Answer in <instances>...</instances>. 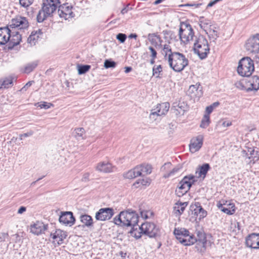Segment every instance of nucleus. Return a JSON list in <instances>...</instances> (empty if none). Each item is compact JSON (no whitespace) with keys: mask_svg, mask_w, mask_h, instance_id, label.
<instances>
[{"mask_svg":"<svg viewBox=\"0 0 259 259\" xmlns=\"http://www.w3.org/2000/svg\"><path fill=\"white\" fill-rule=\"evenodd\" d=\"M72 9V7L68 3L59 6L58 12L59 16L64 18L65 20L73 17V13Z\"/></svg>","mask_w":259,"mask_h":259,"instance_id":"obj_14","label":"nucleus"},{"mask_svg":"<svg viewBox=\"0 0 259 259\" xmlns=\"http://www.w3.org/2000/svg\"><path fill=\"white\" fill-rule=\"evenodd\" d=\"M140 213L141 217L145 219L149 218V214H152V213L150 211H141Z\"/></svg>","mask_w":259,"mask_h":259,"instance_id":"obj_51","label":"nucleus"},{"mask_svg":"<svg viewBox=\"0 0 259 259\" xmlns=\"http://www.w3.org/2000/svg\"><path fill=\"white\" fill-rule=\"evenodd\" d=\"M75 219L71 211L62 212L59 218V222L65 225L72 226L75 223Z\"/></svg>","mask_w":259,"mask_h":259,"instance_id":"obj_19","label":"nucleus"},{"mask_svg":"<svg viewBox=\"0 0 259 259\" xmlns=\"http://www.w3.org/2000/svg\"><path fill=\"white\" fill-rule=\"evenodd\" d=\"M114 214V210L112 208H101L96 213L95 218L98 221H105L110 220Z\"/></svg>","mask_w":259,"mask_h":259,"instance_id":"obj_12","label":"nucleus"},{"mask_svg":"<svg viewBox=\"0 0 259 259\" xmlns=\"http://www.w3.org/2000/svg\"><path fill=\"white\" fill-rule=\"evenodd\" d=\"M59 0H44L42 9L51 16L59 8Z\"/></svg>","mask_w":259,"mask_h":259,"instance_id":"obj_11","label":"nucleus"},{"mask_svg":"<svg viewBox=\"0 0 259 259\" xmlns=\"http://www.w3.org/2000/svg\"><path fill=\"white\" fill-rule=\"evenodd\" d=\"M140 229L143 234L150 238L156 237L159 235V230L153 223L148 222L143 223Z\"/></svg>","mask_w":259,"mask_h":259,"instance_id":"obj_8","label":"nucleus"},{"mask_svg":"<svg viewBox=\"0 0 259 259\" xmlns=\"http://www.w3.org/2000/svg\"><path fill=\"white\" fill-rule=\"evenodd\" d=\"M257 151H255L253 148H248L247 154L249 155V158H252L253 163L257 161L259 159V155Z\"/></svg>","mask_w":259,"mask_h":259,"instance_id":"obj_34","label":"nucleus"},{"mask_svg":"<svg viewBox=\"0 0 259 259\" xmlns=\"http://www.w3.org/2000/svg\"><path fill=\"white\" fill-rule=\"evenodd\" d=\"M34 82L33 81H28L21 89V91L25 90L26 91L29 87H30L32 84Z\"/></svg>","mask_w":259,"mask_h":259,"instance_id":"obj_56","label":"nucleus"},{"mask_svg":"<svg viewBox=\"0 0 259 259\" xmlns=\"http://www.w3.org/2000/svg\"><path fill=\"white\" fill-rule=\"evenodd\" d=\"M246 49L251 53H259V34L248 38L245 44Z\"/></svg>","mask_w":259,"mask_h":259,"instance_id":"obj_9","label":"nucleus"},{"mask_svg":"<svg viewBox=\"0 0 259 259\" xmlns=\"http://www.w3.org/2000/svg\"><path fill=\"white\" fill-rule=\"evenodd\" d=\"M188 203L187 202H182L181 201H178L175 204L174 206V209L176 211V213L180 215L182 214L186 207L188 205Z\"/></svg>","mask_w":259,"mask_h":259,"instance_id":"obj_27","label":"nucleus"},{"mask_svg":"<svg viewBox=\"0 0 259 259\" xmlns=\"http://www.w3.org/2000/svg\"><path fill=\"white\" fill-rule=\"evenodd\" d=\"M80 221L87 227H92L93 220L92 218L88 214H83L80 217Z\"/></svg>","mask_w":259,"mask_h":259,"instance_id":"obj_30","label":"nucleus"},{"mask_svg":"<svg viewBox=\"0 0 259 259\" xmlns=\"http://www.w3.org/2000/svg\"><path fill=\"white\" fill-rule=\"evenodd\" d=\"M218 207L227 214H233L235 212V207L233 203L224 200L220 201L217 204Z\"/></svg>","mask_w":259,"mask_h":259,"instance_id":"obj_18","label":"nucleus"},{"mask_svg":"<svg viewBox=\"0 0 259 259\" xmlns=\"http://www.w3.org/2000/svg\"><path fill=\"white\" fill-rule=\"evenodd\" d=\"M11 37L9 40V48H13L20 44L21 40V35L16 29H12L10 30Z\"/></svg>","mask_w":259,"mask_h":259,"instance_id":"obj_23","label":"nucleus"},{"mask_svg":"<svg viewBox=\"0 0 259 259\" xmlns=\"http://www.w3.org/2000/svg\"><path fill=\"white\" fill-rule=\"evenodd\" d=\"M210 123V117L208 114H204L202 119L200 127L202 128L207 127Z\"/></svg>","mask_w":259,"mask_h":259,"instance_id":"obj_42","label":"nucleus"},{"mask_svg":"<svg viewBox=\"0 0 259 259\" xmlns=\"http://www.w3.org/2000/svg\"><path fill=\"white\" fill-rule=\"evenodd\" d=\"M208 34L210 39L214 41L218 37L217 31L213 28H210L208 31L205 32Z\"/></svg>","mask_w":259,"mask_h":259,"instance_id":"obj_38","label":"nucleus"},{"mask_svg":"<svg viewBox=\"0 0 259 259\" xmlns=\"http://www.w3.org/2000/svg\"><path fill=\"white\" fill-rule=\"evenodd\" d=\"M171 164L170 162L165 163L161 168L162 171H164L166 169H169L171 167Z\"/></svg>","mask_w":259,"mask_h":259,"instance_id":"obj_55","label":"nucleus"},{"mask_svg":"<svg viewBox=\"0 0 259 259\" xmlns=\"http://www.w3.org/2000/svg\"><path fill=\"white\" fill-rule=\"evenodd\" d=\"M33 0H19L21 6L26 8L33 3Z\"/></svg>","mask_w":259,"mask_h":259,"instance_id":"obj_47","label":"nucleus"},{"mask_svg":"<svg viewBox=\"0 0 259 259\" xmlns=\"http://www.w3.org/2000/svg\"><path fill=\"white\" fill-rule=\"evenodd\" d=\"M90 175V174L89 172H85L83 174L81 178V181L84 182H88L89 181Z\"/></svg>","mask_w":259,"mask_h":259,"instance_id":"obj_53","label":"nucleus"},{"mask_svg":"<svg viewBox=\"0 0 259 259\" xmlns=\"http://www.w3.org/2000/svg\"><path fill=\"white\" fill-rule=\"evenodd\" d=\"M13 84V78L11 77L5 78L1 83L0 88H8Z\"/></svg>","mask_w":259,"mask_h":259,"instance_id":"obj_40","label":"nucleus"},{"mask_svg":"<svg viewBox=\"0 0 259 259\" xmlns=\"http://www.w3.org/2000/svg\"><path fill=\"white\" fill-rule=\"evenodd\" d=\"M137 169V167H135L134 168L128 170L127 172L124 174V177L126 179H131L139 176V171Z\"/></svg>","mask_w":259,"mask_h":259,"instance_id":"obj_31","label":"nucleus"},{"mask_svg":"<svg viewBox=\"0 0 259 259\" xmlns=\"http://www.w3.org/2000/svg\"><path fill=\"white\" fill-rule=\"evenodd\" d=\"M194 51L201 59L205 58L209 52L207 40L203 35H199L194 44Z\"/></svg>","mask_w":259,"mask_h":259,"instance_id":"obj_4","label":"nucleus"},{"mask_svg":"<svg viewBox=\"0 0 259 259\" xmlns=\"http://www.w3.org/2000/svg\"><path fill=\"white\" fill-rule=\"evenodd\" d=\"M168 61L170 67L176 72H180L188 65V60L183 54L173 52L168 55Z\"/></svg>","mask_w":259,"mask_h":259,"instance_id":"obj_3","label":"nucleus"},{"mask_svg":"<svg viewBox=\"0 0 259 259\" xmlns=\"http://www.w3.org/2000/svg\"><path fill=\"white\" fill-rule=\"evenodd\" d=\"M251 89L249 88L250 90L257 91L259 90V76H253L249 80Z\"/></svg>","mask_w":259,"mask_h":259,"instance_id":"obj_33","label":"nucleus"},{"mask_svg":"<svg viewBox=\"0 0 259 259\" xmlns=\"http://www.w3.org/2000/svg\"><path fill=\"white\" fill-rule=\"evenodd\" d=\"M91 68L89 65H81L78 66V72L79 74H83L88 72Z\"/></svg>","mask_w":259,"mask_h":259,"instance_id":"obj_43","label":"nucleus"},{"mask_svg":"<svg viewBox=\"0 0 259 259\" xmlns=\"http://www.w3.org/2000/svg\"><path fill=\"white\" fill-rule=\"evenodd\" d=\"M137 170L139 171V176H146L149 175L152 172V167L149 164H143L137 166Z\"/></svg>","mask_w":259,"mask_h":259,"instance_id":"obj_26","label":"nucleus"},{"mask_svg":"<svg viewBox=\"0 0 259 259\" xmlns=\"http://www.w3.org/2000/svg\"><path fill=\"white\" fill-rule=\"evenodd\" d=\"M75 138L77 140L83 139V135L85 133V130L82 127L77 128L74 130Z\"/></svg>","mask_w":259,"mask_h":259,"instance_id":"obj_37","label":"nucleus"},{"mask_svg":"<svg viewBox=\"0 0 259 259\" xmlns=\"http://www.w3.org/2000/svg\"><path fill=\"white\" fill-rule=\"evenodd\" d=\"M179 35L181 41L185 44L192 40L194 36V32L191 26L184 23L182 24Z\"/></svg>","mask_w":259,"mask_h":259,"instance_id":"obj_6","label":"nucleus"},{"mask_svg":"<svg viewBox=\"0 0 259 259\" xmlns=\"http://www.w3.org/2000/svg\"><path fill=\"white\" fill-rule=\"evenodd\" d=\"M33 134V132L32 131H30L26 133H24L23 134L20 135V140H22L23 137H27L32 136Z\"/></svg>","mask_w":259,"mask_h":259,"instance_id":"obj_52","label":"nucleus"},{"mask_svg":"<svg viewBox=\"0 0 259 259\" xmlns=\"http://www.w3.org/2000/svg\"><path fill=\"white\" fill-rule=\"evenodd\" d=\"M148 38L149 40L151 42L152 44L154 43H157V40L159 41H161V37L160 35H157L155 33L149 34L148 35Z\"/></svg>","mask_w":259,"mask_h":259,"instance_id":"obj_44","label":"nucleus"},{"mask_svg":"<svg viewBox=\"0 0 259 259\" xmlns=\"http://www.w3.org/2000/svg\"><path fill=\"white\" fill-rule=\"evenodd\" d=\"M172 53L171 51L170 47L168 45H165L162 50V54H165V57L169 54Z\"/></svg>","mask_w":259,"mask_h":259,"instance_id":"obj_48","label":"nucleus"},{"mask_svg":"<svg viewBox=\"0 0 259 259\" xmlns=\"http://www.w3.org/2000/svg\"><path fill=\"white\" fill-rule=\"evenodd\" d=\"M196 181L195 177L193 175L186 176L180 182L178 187L180 190H183V193H186Z\"/></svg>","mask_w":259,"mask_h":259,"instance_id":"obj_10","label":"nucleus"},{"mask_svg":"<svg viewBox=\"0 0 259 259\" xmlns=\"http://www.w3.org/2000/svg\"><path fill=\"white\" fill-rule=\"evenodd\" d=\"M149 50L150 51V52L151 53V56L152 57V58H153V59H155V58L156 57V56H157V52H156V51L152 47H149Z\"/></svg>","mask_w":259,"mask_h":259,"instance_id":"obj_54","label":"nucleus"},{"mask_svg":"<svg viewBox=\"0 0 259 259\" xmlns=\"http://www.w3.org/2000/svg\"><path fill=\"white\" fill-rule=\"evenodd\" d=\"M137 37H138V35L136 33H131V34H130L128 35V38H129L136 39Z\"/></svg>","mask_w":259,"mask_h":259,"instance_id":"obj_64","label":"nucleus"},{"mask_svg":"<svg viewBox=\"0 0 259 259\" xmlns=\"http://www.w3.org/2000/svg\"><path fill=\"white\" fill-rule=\"evenodd\" d=\"M210 168V167L208 163H204L202 165L199 166L196 171V174L198 175L197 177H202L203 179H204Z\"/></svg>","mask_w":259,"mask_h":259,"instance_id":"obj_25","label":"nucleus"},{"mask_svg":"<svg viewBox=\"0 0 259 259\" xmlns=\"http://www.w3.org/2000/svg\"><path fill=\"white\" fill-rule=\"evenodd\" d=\"M203 137L198 135L191 139L189 144V149L191 153L198 151L203 145Z\"/></svg>","mask_w":259,"mask_h":259,"instance_id":"obj_17","label":"nucleus"},{"mask_svg":"<svg viewBox=\"0 0 259 259\" xmlns=\"http://www.w3.org/2000/svg\"><path fill=\"white\" fill-rule=\"evenodd\" d=\"M195 206L196 208L194 209V214L197 215L199 220H201L206 216L207 211L200 205H195Z\"/></svg>","mask_w":259,"mask_h":259,"instance_id":"obj_29","label":"nucleus"},{"mask_svg":"<svg viewBox=\"0 0 259 259\" xmlns=\"http://www.w3.org/2000/svg\"><path fill=\"white\" fill-rule=\"evenodd\" d=\"M150 184V180L149 179L138 180L134 184L135 188H142V187L148 186Z\"/></svg>","mask_w":259,"mask_h":259,"instance_id":"obj_32","label":"nucleus"},{"mask_svg":"<svg viewBox=\"0 0 259 259\" xmlns=\"http://www.w3.org/2000/svg\"><path fill=\"white\" fill-rule=\"evenodd\" d=\"M37 61H34L26 65L24 67V72L26 73H29L31 72L37 66Z\"/></svg>","mask_w":259,"mask_h":259,"instance_id":"obj_35","label":"nucleus"},{"mask_svg":"<svg viewBox=\"0 0 259 259\" xmlns=\"http://www.w3.org/2000/svg\"><path fill=\"white\" fill-rule=\"evenodd\" d=\"M246 245L254 249H259V233H252L246 238Z\"/></svg>","mask_w":259,"mask_h":259,"instance_id":"obj_21","label":"nucleus"},{"mask_svg":"<svg viewBox=\"0 0 259 259\" xmlns=\"http://www.w3.org/2000/svg\"><path fill=\"white\" fill-rule=\"evenodd\" d=\"M116 63L111 60H106L104 62V66L106 68H114Z\"/></svg>","mask_w":259,"mask_h":259,"instance_id":"obj_45","label":"nucleus"},{"mask_svg":"<svg viewBox=\"0 0 259 259\" xmlns=\"http://www.w3.org/2000/svg\"><path fill=\"white\" fill-rule=\"evenodd\" d=\"M176 110L177 111V112H176V114L179 113L180 114L183 115L185 111L184 109H182L181 106H180L179 105H178L177 108L176 109Z\"/></svg>","mask_w":259,"mask_h":259,"instance_id":"obj_57","label":"nucleus"},{"mask_svg":"<svg viewBox=\"0 0 259 259\" xmlns=\"http://www.w3.org/2000/svg\"><path fill=\"white\" fill-rule=\"evenodd\" d=\"M50 227L40 221H36L30 226V232L35 235H38L41 233L48 232Z\"/></svg>","mask_w":259,"mask_h":259,"instance_id":"obj_15","label":"nucleus"},{"mask_svg":"<svg viewBox=\"0 0 259 259\" xmlns=\"http://www.w3.org/2000/svg\"><path fill=\"white\" fill-rule=\"evenodd\" d=\"M139 217L135 211L128 209L122 211L114 219V223L117 225L135 226L137 225Z\"/></svg>","mask_w":259,"mask_h":259,"instance_id":"obj_2","label":"nucleus"},{"mask_svg":"<svg viewBox=\"0 0 259 259\" xmlns=\"http://www.w3.org/2000/svg\"><path fill=\"white\" fill-rule=\"evenodd\" d=\"M209 25L211 28V25L209 20L204 19V17H201L199 20V26L205 32L207 31L206 28L207 26Z\"/></svg>","mask_w":259,"mask_h":259,"instance_id":"obj_36","label":"nucleus"},{"mask_svg":"<svg viewBox=\"0 0 259 259\" xmlns=\"http://www.w3.org/2000/svg\"><path fill=\"white\" fill-rule=\"evenodd\" d=\"M231 226H234V227L236 228H237V230H239L240 226H239V223L238 222H234V223H231Z\"/></svg>","mask_w":259,"mask_h":259,"instance_id":"obj_63","label":"nucleus"},{"mask_svg":"<svg viewBox=\"0 0 259 259\" xmlns=\"http://www.w3.org/2000/svg\"><path fill=\"white\" fill-rule=\"evenodd\" d=\"M26 210V208L24 206H21L18 210V213L19 214H22V213H23L24 212H25Z\"/></svg>","mask_w":259,"mask_h":259,"instance_id":"obj_61","label":"nucleus"},{"mask_svg":"<svg viewBox=\"0 0 259 259\" xmlns=\"http://www.w3.org/2000/svg\"><path fill=\"white\" fill-rule=\"evenodd\" d=\"M50 16L49 15L47 14V13L44 11V10L42 9L41 10H40L37 15V21L38 22H43L46 18Z\"/></svg>","mask_w":259,"mask_h":259,"instance_id":"obj_41","label":"nucleus"},{"mask_svg":"<svg viewBox=\"0 0 259 259\" xmlns=\"http://www.w3.org/2000/svg\"><path fill=\"white\" fill-rule=\"evenodd\" d=\"M41 34H42V32L40 29L35 31H33L27 38L28 43L31 46L35 45L39 38V35Z\"/></svg>","mask_w":259,"mask_h":259,"instance_id":"obj_28","label":"nucleus"},{"mask_svg":"<svg viewBox=\"0 0 259 259\" xmlns=\"http://www.w3.org/2000/svg\"><path fill=\"white\" fill-rule=\"evenodd\" d=\"M50 239H52V242L55 244L60 245L63 243V241L67 237L66 233L61 230L56 229L55 231L50 232Z\"/></svg>","mask_w":259,"mask_h":259,"instance_id":"obj_13","label":"nucleus"},{"mask_svg":"<svg viewBox=\"0 0 259 259\" xmlns=\"http://www.w3.org/2000/svg\"><path fill=\"white\" fill-rule=\"evenodd\" d=\"M126 37V34L124 33H120L116 35V39L121 43H123L125 41Z\"/></svg>","mask_w":259,"mask_h":259,"instance_id":"obj_49","label":"nucleus"},{"mask_svg":"<svg viewBox=\"0 0 259 259\" xmlns=\"http://www.w3.org/2000/svg\"><path fill=\"white\" fill-rule=\"evenodd\" d=\"M254 70L253 61L249 57H244L239 62L237 72L242 76L248 77Z\"/></svg>","mask_w":259,"mask_h":259,"instance_id":"obj_5","label":"nucleus"},{"mask_svg":"<svg viewBox=\"0 0 259 259\" xmlns=\"http://www.w3.org/2000/svg\"><path fill=\"white\" fill-rule=\"evenodd\" d=\"M213 109L212 108L211 106H207L205 109V114H208L209 115V114L212 112Z\"/></svg>","mask_w":259,"mask_h":259,"instance_id":"obj_59","label":"nucleus"},{"mask_svg":"<svg viewBox=\"0 0 259 259\" xmlns=\"http://www.w3.org/2000/svg\"><path fill=\"white\" fill-rule=\"evenodd\" d=\"M182 192H183V190H180V189H179V187H178L176 190V194L179 197H181L185 194V193H183Z\"/></svg>","mask_w":259,"mask_h":259,"instance_id":"obj_60","label":"nucleus"},{"mask_svg":"<svg viewBox=\"0 0 259 259\" xmlns=\"http://www.w3.org/2000/svg\"><path fill=\"white\" fill-rule=\"evenodd\" d=\"M232 124L231 122L229 121H224L222 123V125L224 127H228Z\"/></svg>","mask_w":259,"mask_h":259,"instance_id":"obj_62","label":"nucleus"},{"mask_svg":"<svg viewBox=\"0 0 259 259\" xmlns=\"http://www.w3.org/2000/svg\"><path fill=\"white\" fill-rule=\"evenodd\" d=\"M12 30L8 25L6 27L0 28V45H4L9 42Z\"/></svg>","mask_w":259,"mask_h":259,"instance_id":"obj_22","label":"nucleus"},{"mask_svg":"<svg viewBox=\"0 0 259 259\" xmlns=\"http://www.w3.org/2000/svg\"><path fill=\"white\" fill-rule=\"evenodd\" d=\"M8 25L11 29L12 28L16 30H24L29 27V22L26 17L17 16L11 20Z\"/></svg>","mask_w":259,"mask_h":259,"instance_id":"obj_7","label":"nucleus"},{"mask_svg":"<svg viewBox=\"0 0 259 259\" xmlns=\"http://www.w3.org/2000/svg\"><path fill=\"white\" fill-rule=\"evenodd\" d=\"M169 108V104L167 102L159 104L157 105L156 108L152 110L150 116L152 118V116L155 115L157 116L165 115L168 112Z\"/></svg>","mask_w":259,"mask_h":259,"instance_id":"obj_20","label":"nucleus"},{"mask_svg":"<svg viewBox=\"0 0 259 259\" xmlns=\"http://www.w3.org/2000/svg\"><path fill=\"white\" fill-rule=\"evenodd\" d=\"M142 231L141 232H138L137 234L136 232H135L134 231H131V233L132 235L135 237L136 239H139L141 237V234L142 233Z\"/></svg>","mask_w":259,"mask_h":259,"instance_id":"obj_58","label":"nucleus"},{"mask_svg":"<svg viewBox=\"0 0 259 259\" xmlns=\"http://www.w3.org/2000/svg\"><path fill=\"white\" fill-rule=\"evenodd\" d=\"M114 168L110 163L106 162H100L95 167L96 170L104 173L112 172Z\"/></svg>","mask_w":259,"mask_h":259,"instance_id":"obj_24","label":"nucleus"},{"mask_svg":"<svg viewBox=\"0 0 259 259\" xmlns=\"http://www.w3.org/2000/svg\"><path fill=\"white\" fill-rule=\"evenodd\" d=\"M52 104L51 103H48L47 102H44L42 103H39L38 107H39L40 108H44L46 109H49Z\"/></svg>","mask_w":259,"mask_h":259,"instance_id":"obj_50","label":"nucleus"},{"mask_svg":"<svg viewBox=\"0 0 259 259\" xmlns=\"http://www.w3.org/2000/svg\"><path fill=\"white\" fill-rule=\"evenodd\" d=\"M187 95L194 100H198L203 95L202 88L200 83L190 85L187 91Z\"/></svg>","mask_w":259,"mask_h":259,"instance_id":"obj_16","label":"nucleus"},{"mask_svg":"<svg viewBox=\"0 0 259 259\" xmlns=\"http://www.w3.org/2000/svg\"><path fill=\"white\" fill-rule=\"evenodd\" d=\"M182 168V166L180 165H177L174 168H172V170H170L169 172L165 173L163 175V178H167L171 176H174L176 173H177Z\"/></svg>","mask_w":259,"mask_h":259,"instance_id":"obj_39","label":"nucleus"},{"mask_svg":"<svg viewBox=\"0 0 259 259\" xmlns=\"http://www.w3.org/2000/svg\"><path fill=\"white\" fill-rule=\"evenodd\" d=\"M162 71V67L160 65L157 66H154L153 68V75L156 77L159 76L160 73Z\"/></svg>","mask_w":259,"mask_h":259,"instance_id":"obj_46","label":"nucleus"},{"mask_svg":"<svg viewBox=\"0 0 259 259\" xmlns=\"http://www.w3.org/2000/svg\"><path fill=\"white\" fill-rule=\"evenodd\" d=\"M178 240L182 244L185 246H189L196 242L203 248H205L206 242L205 234L201 232H197V238H195L193 235H190L189 231L185 228L175 229L174 232Z\"/></svg>","mask_w":259,"mask_h":259,"instance_id":"obj_1","label":"nucleus"}]
</instances>
